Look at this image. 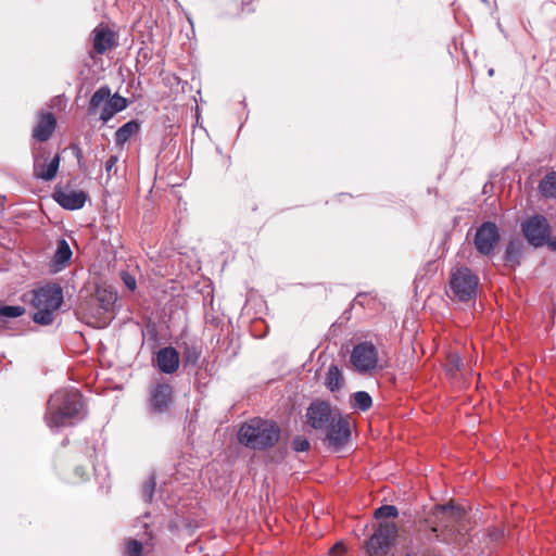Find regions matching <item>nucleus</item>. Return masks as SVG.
Returning a JSON list of instances; mask_svg holds the SVG:
<instances>
[{
	"mask_svg": "<svg viewBox=\"0 0 556 556\" xmlns=\"http://www.w3.org/2000/svg\"><path fill=\"white\" fill-rule=\"evenodd\" d=\"M54 200L66 210H79L85 205L87 194L81 190H56Z\"/></svg>",
	"mask_w": 556,
	"mask_h": 556,
	"instance_id": "nucleus-15",
	"label": "nucleus"
},
{
	"mask_svg": "<svg viewBox=\"0 0 556 556\" xmlns=\"http://www.w3.org/2000/svg\"><path fill=\"white\" fill-rule=\"evenodd\" d=\"M491 536L493 538V540H498L500 538L503 536V531L500 530V529H496L494 530L492 533H491Z\"/></svg>",
	"mask_w": 556,
	"mask_h": 556,
	"instance_id": "nucleus-35",
	"label": "nucleus"
},
{
	"mask_svg": "<svg viewBox=\"0 0 556 556\" xmlns=\"http://www.w3.org/2000/svg\"><path fill=\"white\" fill-rule=\"evenodd\" d=\"M500 241L498 228L494 223H483L476 232L475 247L482 255H491Z\"/></svg>",
	"mask_w": 556,
	"mask_h": 556,
	"instance_id": "nucleus-12",
	"label": "nucleus"
},
{
	"mask_svg": "<svg viewBox=\"0 0 556 556\" xmlns=\"http://www.w3.org/2000/svg\"><path fill=\"white\" fill-rule=\"evenodd\" d=\"M351 364L359 374H367L376 369L378 352L372 343L363 342L356 344L351 353Z\"/></svg>",
	"mask_w": 556,
	"mask_h": 556,
	"instance_id": "nucleus-10",
	"label": "nucleus"
},
{
	"mask_svg": "<svg viewBox=\"0 0 556 556\" xmlns=\"http://www.w3.org/2000/svg\"><path fill=\"white\" fill-rule=\"evenodd\" d=\"M139 124L136 121H130L119 127L115 134V141L118 146H123L134 135L139 131Z\"/></svg>",
	"mask_w": 556,
	"mask_h": 556,
	"instance_id": "nucleus-22",
	"label": "nucleus"
},
{
	"mask_svg": "<svg viewBox=\"0 0 556 556\" xmlns=\"http://www.w3.org/2000/svg\"><path fill=\"white\" fill-rule=\"evenodd\" d=\"M153 491H154V482L151 481L148 485L144 486L143 489V492L147 496V498L150 501L151 497H152V494H153Z\"/></svg>",
	"mask_w": 556,
	"mask_h": 556,
	"instance_id": "nucleus-34",
	"label": "nucleus"
},
{
	"mask_svg": "<svg viewBox=\"0 0 556 556\" xmlns=\"http://www.w3.org/2000/svg\"><path fill=\"white\" fill-rule=\"evenodd\" d=\"M280 438L279 427L270 420L252 418L238 431V440L245 447L265 450L274 446Z\"/></svg>",
	"mask_w": 556,
	"mask_h": 556,
	"instance_id": "nucleus-3",
	"label": "nucleus"
},
{
	"mask_svg": "<svg viewBox=\"0 0 556 556\" xmlns=\"http://www.w3.org/2000/svg\"><path fill=\"white\" fill-rule=\"evenodd\" d=\"M72 257V250L65 240L58 241L56 251L52 258V267L54 271L63 269Z\"/></svg>",
	"mask_w": 556,
	"mask_h": 556,
	"instance_id": "nucleus-20",
	"label": "nucleus"
},
{
	"mask_svg": "<svg viewBox=\"0 0 556 556\" xmlns=\"http://www.w3.org/2000/svg\"><path fill=\"white\" fill-rule=\"evenodd\" d=\"M62 303L63 291L58 285H47L34 290L31 305L36 312L33 315V320L43 326L52 324Z\"/></svg>",
	"mask_w": 556,
	"mask_h": 556,
	"instance_id": "nucleus-5",
	"label": "nucleus"
},
{
	"mask_svg": "<svg viewBox=\"0 0 556 556\" xmlns=\"http://www.w3.org/2000/svg\"><path fill=\"white\" fill-rule=\"evenodd\" d=\"M527 240L534 247H542L549 236V225L545 217L533 216L522 224Z\"/></svg>",
	"mask_w": 556,
	"mask_h": 556,
	"instance_id": "nucleus-13",
	"label": "nucleus"
},
{
	"mask_svg": "<svg viewBox=\"0 0 556 556\" xmlns=\"http://www.w3.org/2000/svg\"><path fill=\"white\" fill-rule=\"evenodd\" d=\"M479 278L467 267H457L450 278V298L459 302H469L477 295Z\"/></svg>",
	"mask_w": 556,
	"mask_h": 556,
	"instance_id": "nucleus-6",
	"label": "nucleus"
},
{
	"mask_svg": "<svg viewBox=\"0 0 556 556\" xmlns=\"http://www.w3.org/2000/svg\"><path fill=\"white\" fill-rule=\"evenodd\" d=\"M326 441L333 451L340 450L349 441L351 435V422L341 413L336 420L326 428Z\"/></svg>",
	"mask_w": 556,
	"mask_h": 556,
	"instance_id": "nucleus-11",
	"label": "nucleus"
},
{
	"mask_svg": "<svg viewBox=\"0 0 556 556\" xmlns=\"http://www.w3.org/2000/svg\"><path fill=\"white\" fill-rule=\"evenodd\" d=\"M340 410L326 401H314L306 410V422L315 430H326L338 417Z\"/></svg>",
	"mask_w": 556,
	"mask_h": 556,
	"instance_id": "nucleus-9",
	"label": "nucleus"
},
{
	"mask_svg": "<svg viewBox=\"0 0 556 556\" xmlns=\"http://www.w3.org/2000/svg\"><path fill=\"white\" fill-rule=\"evenodd\" d=\"M546 242L548 243L552 250H556V238Z\"/></svg>",
	"mask_w": 556,
	"mask_h": 556,
	"instance_id": "nucleus-36",
	"label": "nucleus"
},
{
	"mask_svg": "<svg viewBox=\"0 0 556 556\" xmlns=\"http://www.w3.org/2000/svg\"><path fill=\"white\" fill-rule=\"evenodd\" d=\"M81 409V395L78 391H56L48 402L47 424L51 428L70 426L79 416Z\"/></svg>",
	"mask_w": 556,
	"mask_h": 556,
	"instance_id": "nucleus-2",
	"label": "nucleus"
},
{
	"mask_svg": "<svg viewBox=\"0 0 556 556\" xmlns=\"http://www.w3.org/2000/svg\"><path fill=\"white\" fill-rule=\"evenodd\" d=\"M174 400V388L169 382L157 380L149 388L148 409L152 414L166 413Z\"/></svg>",
	"mask_w": 556,
	"mask_h": 556,
	"instance_id": "nucleus-8",
	"label": "nucleus"
},
{
	"mask_svg": "<svg viewBox=\"0 0 556 556\" xmlns=\"http://www.w3.org/2000/svg\"><path fill=\"white\" fill-rule=\"evenodd\" d=\"M127 108V100L115 93L112 96L108 103L103 106L100 118L103 123L109 122L116 113L125 110Z\"/></svg>",
	"mask_w": 556,
	"mask_h": 556,
	"instance_id": "nucleus-19",
	"label": "nucleus"
},
{
	"mask_svg": "<svg viewBox=\"0 0 556 556\" xmlns=\"http://www.w3.org/2000/svg\"><path fill=\"white\" fill-rule=\"evenodd\" d=\"M345 553V547L343 543L338 542L334 544L328 552L329 556H342Z\"/></svg>",
	"mask_w": 556,
	"mask_h": 556,
	"instance_id": "nucleus-33",
	"label": "nucleus"
},
{
	"mask_svg": "<svg viewBox=\"0 0 556 556\" xmlns=\"http://www.w3.org/2000/svg\"><path fill=\"white\" fill-rule=\"evenodd\" d=\"M55 126L56 119L52 113H41L33 130V137L38 141H47L52 136Z\"/></svg>",
	"mask_w": 556,
	"mask_h": 556,
	"instance_id": "nucleus-18",
	"label": "nucleus"
},
{
	"mask_svg": "<svg viewBox=\"0 0 556 556\" xmlns=\"http://www.w3.org/2000/svg\"><path fill=\"white\" fill-rule=\"evenodd\" d=\"M111 98V90L108 86L100 87L91 97L88 111L94 114L97 110L103 104L108 103Z\"/></svg>",
	"mask_w": 556,
	"mask_h": 556,
	"instance_id": "nucleus-23",
	"label": "nucleus"
},
{
	"mask_svg": "<svg viewBox=\"0 0 556 556\" xmlns=\"http://www.w3.org/2000/svg\"><path fill=\"white\" fill-rule=\"evenodd\" d=\"M424 526L429 528L430 534L435 538L441 535L443 541L460 545L465 533L468 531V520L463 507L448 505H438L433 508L431 516L424 521Z\"/></svg>",
	"mask_w": 556,
	"mask_h": 556,
	"instance_id": "nucleus-1",
	"label": "nucleus"
},
{
	"mask_svg": "<svg viewBox=\"0 0 556 556\" xmlns=\"http://www.w3.org/2000/svg\"><path fill=\"white\" fill-rule=\"evenodd\" d=\"M121 278H122L123 282L125 283V286L130 291H134L136 289L137 282H136L135 276H132L131 274H129L127 271H122L121 273Z\"/></svg>",
	"mask_w": 556,
	"mask_h": 556,
	"instance_id": "nucleus-30",
	"label": "nucleus"
},
{
	"mask_svg": "<svg viewBox=\"0 0 556 556\" xmlns=\"http://www.w3.org/2000/svg\"><path fill=\"white\" fill-rule=\"evenodd\" d=\"M142 544L137 540H128L125 543V556H141Z\"/></svg>",
	"mask_w": 556,
	"mask_h": 556,
	"instance_id": "nucleus-29",
	"label": "nucleus"
},
{
	"mask_svg": "<svg viewBox=\"0 0 556 556\" xmlns=\"http://www.w3.org/2000/svg\"><path fill=\"white\" fill-rule=\"evenodd\" d=\"M155 363L160 371L174 374L179 368V353L172 346L163 348L156 353Z\"/></svg>",
	"mask_w": 556,
	"mask_h": 556,
	"instance_id": "nucleus-16",
	"label": "nucleus"
},
{
	"mask_svg": "<svg viewBox=\"0 0 556 556\" xmlns=\"http://www.w3.org/2000/svg\"><path fill=\"white\" fill-rule=\"evenodd\" d=\"M344 384L342 371L337 365H330L325 378V386L331 391H339Z\"/></svg>",
	"mask_w": 556,
	"mask_h": 556,
	"instance_id": "nucleus-21",
	"label": "nucleus"
},
{
	"mask_svg": "<svg viewBox=\"0 0 556 556\" xmlns=\"http://www.w3.org/2000/svg\"><path fill=\"white\" fill-rule=\"evenodd\" d=\"M292 446L296 452H305L309 448V442L305 438L298 437L293 440Z\"/></svg>",
	"mask_w": 556,
	"mask_h": 556,
	"instance_id": "nucleus-31",
	"label": "nucleus"
},
{
	"mask_svg": "<svg viewBox=\"0 0 556 556\" xmlns=\"http://www.w3.org/2000/svg\"><path fill=\"white\" fill-rule=\"evenodd\" d=\"M540 191L544 197L556 198V173L546 175L540 182Z\"/></svg>",
	"mask_w": 556,
	"mask_h": 556,
	"instance_id": "nucleus-24",
	"label": "nucleus"
},
{
	"mask_svg": "<svg viewBox=\"0 0 556 556\" xmlns=\"http://www.w3.org/2000/svg\"><path fill=\"white\" fill-rule=\"evenodd\" d=\"M93 49L98 54H103L115 45V34L108 27L99 25L92 31Z\"/></svg>",
	"mask_w": 556,
	"mask_h": 556,
	"instance_id": "nucleus-17",
	"label": "nucleus"
},
{
	"mask_svg": "<svg viewBox=\"0 0 556 556\" xmlns=\"http://www.w3.org/2000/svg\"><path fill=\"white\" fill-rule=\"evenodd\" d=\"M521 254V242L510 241L506 248L505 260L507 263L513 265L519 263V256Z\"/></svg>",
	"mask_w": 556,
	"mask_h": 556,
	"instance_id": "nucleus-25",
	"label": "nucleus"
},
{
	"mask_svg": "<svg viewBox=\"0 0 556 556\" xmlns=\"http://www.w3.org/2000/svg\"><path fill=\"white\" fill-rule=\"evenodd\" d=\"M61 157L59 154L51 160L45 154L38 155L34 161V176L45 181L52 180L59 170Z\"/></svg>",
	"mask_w": 556,
	"mask_h": 556,
	"instance_id": "nucleus-14",
	"label": "nucleus"
},
{
	"mask_svg": "<svg viewBox=\"0 0 556 556\" xmlns=\"http://www.w3.org/2000/svg\"><path fill=\"white\" fill-rule=\"evenodd\" d=\"M397 514H399V511H397V508L395 506L384 505V506L379 507L375 511V518L376 519L395 518V517H397Z\"/></svg>",
	"mask_w": 556,
	"mask_h": 556,
	"instance_id": "nucleus-28",
	"label": "nucleus"
},
{
	"mask_svg": "<svg viewBox=\"0 0 556 556\" xmlns=\"http://www.w3.org/2000/svg\"><path fill=\"white\" fill-rule=\"evenodd\" d=\"M354 406L359 408L361 410H367L371 404L370 395L365 391H358L353 394Z\"/></svg>",
	"mask_w": 556,
	"mask_h": 556,
	"instance_id": "nucleus-26",
	"label": "nucleus"
},
{
	"mask_svg": "<svg viewBox=\"0 0 556 556\" xmlns=\"http://www.w3.org/2000/svg\"><path fill=\"white\" fill-rule=\"evenodd\" d=\"M397 535V528L392 521L379 522L378 528L366 541L365 547L369 556H384Z\"/></svg>",
	"mask_w": 556,
	"mask_h": 556,
	"instance_id": "nucleus-7",
	"label": "nucleus"
},
{
	"mask_svg": "<svg viewBox=\"0 0 556 556\" xmlns=\"http://www.w3.org/2000/svg\"><path fill=\"white\" fill-rule=\"evenodd\" d=\"M451 362L455 364V367L459 368V359L456 356L451 357Z\"/></svg>",
	"mask_w": 556,
	"mask_h": 556,
	"instance_id": "nucleus-37",
	"label": "nucleus"
},
{
	"mask_svg": "<svg viewBox=\"0 0 556 556\" xmlns=\"http://www.w3.org/2000/svg\"><path fill=\"white\" fill-rule=\"evenodd\" d=\"M25 313L23 306H11L0 304V318H15L20 317Z\"/></svg>",
	"mask_w": 556,
	"mask_h": 556,
	"instance_id": "nucleus-27",
	"label": "nucleus"
},
{
	"mask_svg": "<svg viewBox=\"0 0 556 556\" xmlns=\"http://www.w3.org/2000/svg\"><path fill=\"white\" fill-rule=\"evenodd\" d=\"M117 162L118 157L115 155L110 156V159L105 162V170L109 176H111L112 172L116 173Z\"/></svg>",
	"mask_w": 556,
	"mask_h": 556,
	"instance_id": "nucleus-32",
	"label": "nucleus"
},
{
	"mask_svg": "<svg viewBox=\"0 0 556 556\" xmlns=\"http://www.w3.org/2000/svg\"><path fill=\"white\" fill-rule=\"evenodd\" d=\"M116 300L117 294L112 289L97 288L90 302L80 304L77 315L86 324L103 328L112 318L109 314L113 311Z\"/></svg>",
	"mask_w": 556,
	"mask_h": 556,
	"instance_id": "nucleus-4",
	"label": "nucleus"
}]
</instances>
